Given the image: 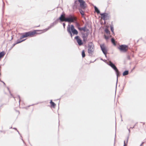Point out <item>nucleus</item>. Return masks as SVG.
Wrapping results in <instances>:
<instances>
[{
	"label": "nucleus",
	"instance_id": "obj_1",
	"mask_svg": "<svg viewBox=\"0 0 146 146\" xmlns=\"http://www.w3.org/2000/svg\"><path fill=\"white\" fill-rule=\"evenodd\" d=\"M59 19L62 22L65 21L71 23L74 22L76 20V18L71 15H69L68 17L65 18V14H62L61 15Z\"/></svg>",
	"mask_w": 146,
	"mask_h": 146
},
{
	"label": "nucleus",
	"instance_id": "obj_2",
	"mask_svg": "<svg viewBox=\"0 0 146 146\" xmlns=\"http://www.w3.org/2000/svg\"><path fill=\"white\" fill-rule=\"evenodd\" d=\"M67 31L70 34L71 37H72V33L74 35H77L78 33V31L75 29L73 25H71L70 26L69 25H68L67 27Z\"/></svg>",
	"mask_w": 146,
	"mask_h": 146
},
{
	"label": "nucleus",
	"instance_id": "obj_3",
	"mask_svg": "<svg viewBox=\"0 0 146 146\" xmlns=\"http://www.w3.org/2000/svg\"><path fill=\"white\" fill-rule=\"evenodd\" d=\"M36 32L35 31H33V32L30 31L28 32L25 33H24L22 36L20 37V39H22V38L26 37L28 36L32 37L35 34Z\"/></svg>",
	"mask_w": 146,
	"mask_h": 146
},
{
	"label": "nucleus",
	"instance_id": "obj_4",
	"mask_svg": "<svg viewBox=\"0 0 146 146\" xmlns=\"http://www.w3.org/2000/svg\"><path fill=\"white\" fill-rule=\"evenodd\" d=\"M118 49L122 52H125L127 51L128 49V46L125 45H120Z\"/></svg>",
	"mask_w": 146,
	"mask_h": 146
},
{
	"label": "nucleus",
	"instance_id": "obj_5",
	"mask_svg": "<svg viewBox=\"0 0 146 146\" xmlns=\"http://www.w3.org/2000/svg\"><path fill=\"white\" fill-rule=\"evenodd\" d=\"M94 46L93 44H89L88 46V53L89 54H92L94 51Z\"/></svg>",
	"mask_w": 146,
	"mask_h": 146
},
{
	"label": "nucleus",
	"instance_id": "obj_6",
	"mask_svg": "<svg viewBox=\"0 0 146 146\" xmlns=\"http://www.w3.org/2000/svg\"><path fill=\"white\" fill-rule=\"evenodd\" d=\"M80 3V7L82 9H84L86 7L85 2L83 0H78Z\"/></svg>",
	"mask_w": 146,
	"mask_h": 146
},
{
	"label": "nucleus",
	"instance_id": "obj_7",
	"mask_svg": "<svg viewBox=\"0 0 146 146\" xmlns=\"http://www.w3.org/2000/svg\"><path fill=\"white\" fill-rule=\"evenodd\" d=\"M100 47L102 51L103 52L104 54H105V56L106 57V54L107 52V50L106 49V48L104 45L103 44L101 45Z\"/></svg>",
	"mask_w": 146,
	"mask_h": 146
},
{
	"label": "nucleus",
	"instance_id": "obj_8",
	"mask_svg": "<svg viewBox=\"0 0 146 146\" xmlns=\"http://www.w3.org/2000/svg\"><path fill=\"white\" fill-rule=\"evenodd\" d=\"M115 71L117 70L116 66L111 61H110L107 63Z\"/></svg>",
	"mask_w": 146,
	"mask_h": 146
},
{
	"label": "nucleus",
	"instance_id": "obj_9",
	"mask_svg": "<svg viewBox=\"0 0 146 146\" xmlns=\"http://www.w3.org/2000/svg\"><path fill=\"white\" fill-rule=\"evenodd\" d=\"M75 39L76 40L77 42L79 45H81L82 44V41L79 38V36H76L75 37Z\"/></svg>",
	"mask_w": 146,
	"mask_h": 146
},
{
	"label": "nucleus",
	"instance_id": "obj_10",
	"mask_svg": "<svg viewBox=\"0 0 146 146\" xmlns=\"http://www.w3.org/2000/svg\"><path fill=\"white\" fill-rule=\"evenodd\" d=\"M104 20H105L107 16V14L106 13H101L100 14Z\"/></svg>",
	"mask_w": 146,
	"mask_h": 146
},
{
	"label": "nucleus",
	"instance_id": "obj_11",
	"mask_svg": "<svg viewBox=\"0 0 146 146\" xmlns=\"http://www.w3.org/2000/svg\"><path fill=\"white\" fill-rule=\"evenodd\" d=\"M78 29L80 31H83L84 32H85L86 31V27H79Z\"/></svg>",
	"mask_w": 146,
	"mask_h": 146
},
{
	"label": "nucleus",
	"instance_id": "obj_12",
	"mask_svg": "<svg viewBox=\"0 0 146 146\" xmlns=\"http://www.w3.org/2000/svg\"><path fill=\"white\" fill-rule=\"evenodd\" d=\"M115 71L116 72V74L117 76V80H118V77L119 76V71L118 69L116 70V71Z\"/></svg>",
	"mask_w": 146,
	"mask_h": 146
},
{
	"label": "nucleus",
	"instance_id": "obj_13",
	"mask_svg": "<svg viewBox=\"0 0 146 146\" xmlns=\"http://www.w3.org/2000/svg\"><path fill=\"white\" fill-rule=\"evenodd\" d=\"M94 7L95 11H96L98 14L99 13H100V11L98 9V8L96 6H94Z\"/></svg>",
	"mask_w": 146,
	"mask_h": 146
},
{
	"label": "nucleus",
	"instance_id": "obj_14",
	"mask_svg": "<svg viewBox=\"0 0 146 146\" xmlns=\"http://www.w3.org/2000/svg\"><path fill=\"white\" fill-rule=\"evenodd\" d=\"M129 73V72L128 71H124L123 73V76H125V75H127Z\"/></svg>",
	"mask_w": 146,
	"mask_h": 146
},
{
	"label": "nucleus",
	"instance_id": "obj_15",
	"mask_svg": "<svg viewBox=\"0 0 146 146\" xmlns=\"http://www.w3.org/2000/svg\"><path fill=\"white\" fill-rule=\"evenodd\" d=\"M50 103L52 107H54L56 105L55 104L52 102V100H51Z\"/></svg>",
	"mask_w": 146,
	"mask_h": 146
},
{
	"label": "nucleus",
	"instance_id": "obj_16",
	"mask_svg": "<svg viewBox=\"0 0 146 146\" xmlns=\"http://www.w3.org/2000/svg\"><path fill=\"white\" fill-rule=\"evenodd\" d=\"M5 55L4 52H2L0 53V58L2 57Z\"/></svg>",
	"mask_w": 146,
	"mask_h": 146
},
{
	"label": "nucleus",
	"instance_id": "obj_17",
	"mask_svg": "<svg viewBox=\"0 0 146 146\" xmlns=\"http://www.w3.org/2000/svg\"><path fill=\"white\" fill-rule=\"evenodd\" d=\"M57 23V22L56 21L54 22L53 23H52L50 26V28L51 27L53 26L54 25L56 24Z\"/></svg>",
	"mask_w": 146,
	"mask_h": 146
},
{
	"label": "nucleus",
	"instance_id": "obj_18",
	"mask_svg": "<svg viewBox=\"0 0 146 146\" xmlns=\"http://www.w3.org/2000/svg\"><path fill=\"white\" fill-rule=\"evenodd\" d=\"M82 57H84L85 56V52L84 51V50H83L82 52Z\"/></svg>",
	"mask_w": 146,
	"mask_h": 146
},
{
	"label": "nucleus",
	"instance_id": "obj_19",
	"mask_svg": "<svg viewBox=\"0 0 146 146\" xmlns=\"http://www.w3.org/2000/svg\"><path fill=\"white\" fill-rule=\"evenodd\" d=\"M80 13L82 15H84V12L81 9H80Z\"/></svg>",
	"mask_w": 146,
	"mask_h": 146
},
{
	"label": "nucleus",
	"instance_id": "obj_20",
	"mask_svg": "<svg viewBox=\"0 0 146 146\" xmlns=\"http://www.w3.org/2000/svg\"><path fill=\"white\" fill-rule=\"evenodd\" d=\"M111 41L113 44L114 45H115V40L113 38H111Z\"/></svg>",
	"mask_w": 146,
	"mask_h": 146
},
{
	"label": "nucleus",
	"instance_id": "obj_21",
	"mask_svg": "<svg viewBox=\"0 0 146 146\" xmlns=\"http://www.w3.org/2000/svg\"><path fill=\"white\" fill-rule=\"evenodd\" d=\"M83 38L84 41H85L87 39V36H86L85 35H84V36H83Z\"/></svg>",
	"mask_w": 146,
	"mask_h": 146
},
{
	"label": "nucleus",
	"instance_id": "obj_22",
	"mask_svg": "<svg viewBox=\"0 0 146 146\" xmlns=\"http://www.w3.org/2000/svg\"><path fill=\"white\" fill-rule=\"evenodd\" d=\"M105 32L107 34H109L110 31L108 29H106L105 30Z\"/></svg>",
	"mask_w": 146,
	"mask_h": 146
},
{
	"label": "nucleus",
	"instance_id": "obj_23",
	"mask_svg": "<svg viewBox=\"0 0 146 146\" xmlns=\"http://www.w3.org/2000/svg\"><path fill=\"white\" fill-rule=\"evenodd\" d=\"M110 28H111V31L113 33H114V31H113L114 29H113V27L112 26H110Z\"/></svg>",
	"mask_w": 146,
	"mask_h": 146
},
{
	"label": "nucleus",
	"instance_id": "obj_24",
	"mask_svg": "<svg viewBox=\"0 0 146 146\" xmlns=\"http://www.w3.org/2000/svg\"><path fill=\"white\" fill-rule=\"evenodd\" d=\"M24 40H21V41H19V40H17V42L16 43V44H18V43H19L23 41H24Z\"/></svg>",
	"mask_w": 146,
	"mask_h": 146
},
{
	"label": "nucleus",
	"instance_id": "obj_25",
	"mask_svg": "<svg viewBox=\"0 0 146 146\" xmlns=\"http://www.w3.org/2000/svg\"><path fill=\"white\" fill-rule=\"evenodd\" d=\"M105 38L106 40H107L109 39V37L108 36H106L105 35H104Z\"/></svg>",
	"mask_w": 146,
	"mask_h": 146
},
{
	"label": "nucleus",
	"instance_id": "obj_26",
	"mask_svg": "<svg viewBox=\"0 0 146 146\" xmlns=\"http://www.w3.org/2000/svg\"><path fill=\"white\" fill-rule=\"evenodd\" d=\"M63 25L64 28L65 27V25H66L64 23H63Z\"/></svg>",
	"mask_w": 146,
	"mask_h": 146
},
{
	"label": "nucleus",
	"instance_id": "obj_27",
	"mask_svg": "<svg viewBox=\"0 0 146 146\" xmlns=\"http://www.w3.org/2000/svg\"><path fill=\"white\" fill-rule=\"evenodd\" d=\"M127 145V144H126L125 143V141H124V146H126V145Z\"/></svg>",
	"mask_w": 146,
	"mask_h": 146
},
{
	"label": "nucleus",
	"instance_id": "obj_28",
	"mask_svg": "<svg viewBox=\"0 0 146 146\" xmlns=\"http://www.w3.org/2000/svg\"><path fill=\"white\" fill-rule=\"evenodd\" d=\"M49 29V28H48V29H46L44 30L45 31H46Z\"/></svg>",
	"mask_w": 146,
	"mask_h": 146
},
{
	"label": "nucleus",
	"instance_id": "obj_29",
	"mask_svg": "<svg viewBox=\"0 0 146 146\" xmlns=\"http://www.w3.org/2000/svg\"><path fill=\"white\" fill-rule=\"evenodd\" d=\"M143 143H142L141 144V145H140V146H142L143 144Z\"/></svg>",
	"mask_w": 146,
	"mask_h": 146
},
{
	"label": "nucleus",
	"instance_id": "obj_30",
	"mask_svg": "<svg viewBox=\"0 0 146 146\" xmlns=\"http://www.w3.org/2000/svg\"><path fill=\"white\" fill-rule=\"evenodd\" d=\"M13 129H15L16 130H17V129L16 128H13Z\"/></svg>",
	"mask_w": 146,
	"mask_h": 146
},
{
	"label": "nucleus",
	"instance_id": "obj_31",
	"mask_svg": "<svg viewBox=\"0 0 146 146\" xmlns=\"http://www.w3.org/2000/svg\"><path fill=\"white\" fill-rule=\"evenodd\" d=\"M127 141H128V139H127V142H126L127 143Z\"/></svg>",
	"mask_w": 146,
	"mask_h": 146
},
{
	"label": "nucleus",
	"instance_id": "obj_32",
	"mask_svg": "<svg viewBox=\"0 0 146 146\" xmlns=\"http://www.w3.org/2000/svg\"><path fill=\"white\" fill-rule=\"evenodd\" d=\"M3 82V83L4 84H5V83Z\"/></svg>",
	"mask_w": 146,
	"mask_h": 146
},
{
	"label": "nucleus",
	"instance_id": "obj_33",
	"mask_svg": "<svg viewBox=\"0 0 146 146\" xmlns=\"http://www.w3.org/2000/svg\"><path fill=\"white\" fill-rule=\"evenodd\" d=\"M20 100H19V102H20Z\"/></svg>",
	"mask_w": 146,
	"mask_h": 146
},
{
	"label": "nucleus",
	"instance_id": "obj_34",
	"mask_svg": "<svg viewBox=\"0 0 146 146\" xmlns=\"http://www.w3.org/2000/svg\"><path fill=\"white\" fill-rule=\"evenodd\" d=\"M17 131L19 133L18 131Z\"/></svg>",
	"mask_w": 146,
	"mask_h": 146
}]
</instances>
